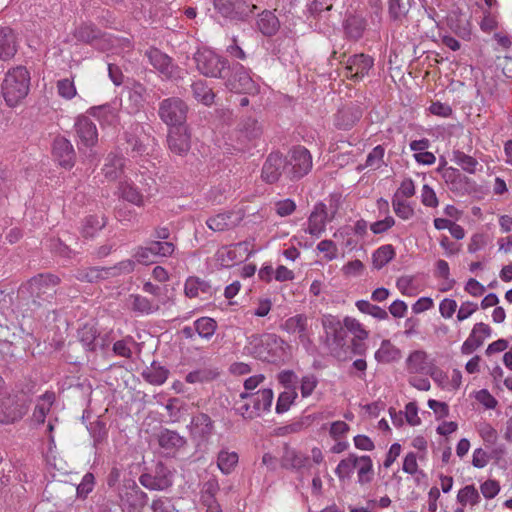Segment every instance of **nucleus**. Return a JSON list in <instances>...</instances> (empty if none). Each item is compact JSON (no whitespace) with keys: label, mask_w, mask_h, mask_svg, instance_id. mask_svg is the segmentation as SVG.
<instances>
[{"label":"nucleus","mask_w":512,"mask_h":512,"mask_svg":"<svg viewBox=\"0 0 512 512\" xmlns=\"http://www.w3.org/2000/svg\"><path fill=\"white\" fill-rule=\"evenodd\" d=\"M287 175V161L279 152H271L262 167L261 178L269 184L276 183L282 174Z\"/></svg>","instance_id":"obj_14"},{"label":"nucleus","mask_w":512,"mask_h":512,"mask_svg":"<svg viewBox=\"0 0 512 512\" xmlns=\"http://www.w3.org/2000/svg\"><path fill=\"white\" fill-rule=\"evenodd\" d=\"M58 93L65 99H72L76 95L74 82L70 79H61L57 82Z\"/></svg>","instance_id":"obj_63"},{"label":"nucleus","mask_w":512,"mask_h":512,"mask_svg":"<svg viewBox=\"0 0 512 512\" xmlns=\"http://www.w3.org/2000/svg\"><path fill=\"white\" fill-rule=\"evenodd\" d=\"M175 246L168 241H150L146 246H138L133 254L137 263L149 265L156 262L157 257H168L173 254Z\"/></svg>","instance_id":"obj_12"},{"label":"nucleus","mask_w":512,"mask_h":512,"mask_svg":"<svg viewBox=\"0 0 512 512\" xmlns=\"http://www.w3.org/2000/svg\"><path fill=\"white\" fill-rule=\"evenodd\" d=\"M337 210V205H335L334 212ZM334 214H332L331 218L328 219L327 207L323 202L317 203L313 211L311 212L308 218V229L307 231L312 236L319 237L324 231L326 227V222L328 220H332Z\"/></svg>","instance_id":"obj_21"},{"label":"nucleus","mask_w":512,"mask_h":512,"mask_svg":"<svg viewBox=\"0 0 512 512\" xmlns=\"http://www.w3.org/2000/svg\"><path fill=\"white\" fill-rule=\"evenodd\" d=\"M79 142L86 148L94 147L98 142V130L95 123L87 115H80L74 124Z\"/></svg>","instance_id":"obj_19"},{"label":"nucleus","mask_w":512,"mask_h":512,"mask_svg":"<svg viewBox=\"0 0 512 512\" xmlns=\"http://www.w3.org/2000/svg\"><path fill=\"white\" fill-rule=\"evenodd\" d=\"M184 292L187 297L194 298L199 296L200 293L211 295L213 289L207 281L197 277H189L186 280Z\"/></svg>","instance_id":"obj_36"},{"label":"nucleus","mask_w":512,"mask_h":512,"mask_svg":"<svg viewBox=\"0 0 512 512\" xmlns=\"http://www.w3.org/2000/svg\"><path fill=\"white\" fill-rule=\"evenodd\" d=\"M131 492L127 493V499L129 501V507L133 510L141 511L148 503V495L146 492L141 490L136 482H132L130 486Z\"/></svg>","instance_id":"obj_41"},{"label":"nucleus","mask_w":512,"mask_h":512,"mask_svg":"<svg viewBox=\"0 0 512 512\" xmlns=\"http://www.w3.org/2000/svg\"><path fill=\"white\" fill-rule=\"evenodd\" d=\"M79 341L87 351L97 349V330L93 326L84 325L78 330Z\"/></svg>","instance_id":"obj_45"},{"label":"nucleus","mask_w":512,"mask_h":512,"mask_svg":"<svg viewBox=\"0 0 512 512\" xmlns=\"http://www.w3.org/2000/svg\"><path fill=\"white\" fill-rule=\"evenodd\" d=\"M277 379L279 383L287 390H296L298 377L294 371L283 370L278 374Z\"/></svg>","instance_id":"obj_62"},{"label":"nucleus","mask_w":512,"mask_h":512,"mask_svg":"<svg viewBox=\"0 0 512 512\" xmlns=\"http://www.w3.org/2000/svg\"><path fill=\"white\" fill-rule=\"evenodd\" d=\"M126 159L119 154L109 153L103 167V173L108 180H116L120 178L124 172Z\"/></svg>","instance_id":"obj_30"},{"label":"nucleus","mask_w":512,"mask_h":512,"mask_svg":"<svg viewBox=\"0 0 512 512\" xmlns=\"http://www.w3.org/2000/svg\"><path fill=\"white\" fill-rule=\"evenodd\" d=\"M19 41L15 31L8 27H0V60H11L18 51Z\"/></svg>","instance_id":"obj_22"},{"label":"nucleus","mask_w":512,"mask_h":512,"mask_svg":"<svg viewBox=\"0 0 512 512\" xmlns=\"http://www.w3.org/2000/svg\"><path fill=\"white\" fill-rule=\"evenodd\" d=\"M33 383L27 384V392L24 396L8 395L0 401V422L12 424L20 421L28 412L32 395L35 393Z\"/></svg>","instance_id":"obj_5"},{"label":"nucleus","mask_w":512,"mask_h":512,"mask_svg":"<svg viewBox=\"0 0 512 512\" xmlns=\"http://www.w3.org/2000/svg\"><path fill=\"white\" fill-rule=\"evenodd\" d=\"M73 36L78 42L100 48L99 42L105 35L95 24L82 23L75 28ZM101 49H103V47H101Z\"/></svg>","instance_id":"obj_24"},{"label":"nucleus","mask_w":512,"mask_h":512,"mask_svg":"<svg viewBox=\"0 0 512 512\" xmlns=\"http://www.w3.org/2000/svg\"><path fill=\"white\" fill-rule=\"evenodd\" d=\"M95 485V477L92 473H86L81 483L77 486V496L81 499L87 498L88 494L92 492Z\"/></svg>","instance_id":"obj_61"},{"label":"nucleus","mask_w":512,"mask_h":512,"mask_svg":"<svg viewBox=\"0 0 512 512\" xmlns=\"http://www.w3.org/2000/svg\"><path fill=\"white\" fill-rule=\"evenodd\" d=\"M52 155L55 161L65 169H71L76 162V151L70 140L64 136H57L53 140Z\"/></svg>","instance_id":"obj_16"},{"label":"nucleus","mask_w":512,"mask_h":512,"mask_svg":"<svg viewBox=\"0 0 512 512\" xmlns=\"http://www.w3.org/2000/svg\"><path fill=\"white\" fill-rule=\"evenodd\" d=\"M367 27V21L360 15H348L343 21V30L345 37L349 40H359Z\"/></svg>","instance_id":"obj_28"},{"label":"nucleus","mask_w":512,"mask_h":512,"mask_svg":"<svg viewBox=\"0 0 512 512\" xmlns=\"http://www.w3.org/2000/svg\"><path fill=\"white\" fill-rule=\"evenodd\" d=\"M157 440L159 446L169 452H176L187 445V439L184 436L168 428H162L159 431Z\"/></svg>","instance_id":"obj_25"},{"label":"nucleus","mask_w":512,"mask_h":512,"mask_svg":"<svg viewBox=\"0 0 512 512\" xmlns=\"http://www.w3.org/2000/svg\"><path fill=\"white\" fill-rule=\"evenodd\" d=\"M392 206L395 214L404 220L410 219L414 214L413 208L405 201L400 200L398 193H396L393 197Z\"/></svg>","instance_id":"obj_58"},{"label":"nucleus","mask_w":512,"mask_h":512,"mask_svg":"<svg viewBox=\"0 0 512 512\" xmlns=\"http://www.w3.org/2000/svg\"><path fill=\"white\" fill-rule=\"evenodd\" d=\"M87 113L95 117L102 126L116 127L120 123L119 112L111 104L91 107Z\"/></svg>","instance_id":"obj_26"},{"label":"nucleus","mask_w":512,"mask_h":512,"mask_svg":"<svg viewBox=\"0 0 512 512\" xmlns=\"http://www.w3.org/2000/svg\"><path fill=\"white\" fill-rule=\"evenodd\" d=\"M427 353L422 350L412 352L407 360V370L409 373H428L432 369L427 361Z\"/></svg>","instance_id":"obj_32"},{"label":"nucleus","mask_w":512,"mask_h":512,"mask_svg":"<svg viewBox=\"0 0 512 512\" xmlns=\"http://www.w3.org/2000/svg\"><path fill=\"white\" fill-rule=\"evenodd\" d=\"M358 463L360 467L358 469V482L360 484H367L372 481L373 475V463L368 455L358 457Z\"/></svg>","instance_id":"obj_48"},{"label":"nucleus","mask_w":512,"mask_h":512,"mask_svg":"<svg viewBox=\"0 0 512 512\" xmlns=\"http://www.w3.org/2000/svg\"><path fill=\"white\" fill-rule=\"evenodd\" d=\"M483 337L476 334V331H471L469 337L464 341L461 347L462 354L469 355L473 353L477 348L482 346Z\"/></svg>","instance_id":"obj_60"},{"label":"nucleus","mask_w":512,"mask_h":512,"mask_svg":"<svg viewBox=\"0 0 512 512\" xmlns=\"http://www.w3.org/2000/svg\"><path fill=\"white\" fill-rule=\"evenodd\" d=\"M453 160L464 171L470 174H474L477 170V166L479 165L478 161L474 157L467 155L459 150L453 152Z\"/></svg>","instance_id":"obj_49"},{"label":"nucleus","mask_w":512,"mask_h":512,"mask_svg":"<svg viewBox=\"0 0 512 512\" xmlns=\"http://www.w3.org/2000/svg\"><path fill=\"white\" fill-rule=\"evenodd\" d=\"M219 490V484L216 479H210L203 485L201 499L202 502L211 508L212 504L216 501L215 495Z\"/></svg>","instance_id":"obj_56"},{"label":"nucleus","mask_w":512,"mask_h":512,"mask_svg":"<svg viewBox=\"0 0 512 512\" xmlns=\"http://www.w3.org/2000/svg\"><path fill=\"white\" fill-rule=\"evenodd\" d=\"M76 278L82 282H97L100 279H105L107 276L104 273L103 268L90 267L86 269L79 270L77 272Z\"/></svg>","instance_id":"obj_55"},{"label":"nucleus","mask_w":512,"mask_h":512,"mask_svg":"<svg viewBox=\"0 0 512 512\" xmlns=\"http://www.w3.org/2000/svg\"><path fill=\"white\" fill-rule=\"evenodd\" d=\"M356 307L362 313L369 314L378 320H385L388 318V313L386 310L377 305L371 304L367 300H358L356 302Z\"/></svg>","instance_id":"obj_54"},{"label":"nucleus","mask_w":512,"mask_h":512,"mask_svg":"<svg viewBox=\"0 0 512 512\" xmlns=\"http://www.w3.org/2000/svg\"><path fill=\"white\" fill-rule=\"evenodd\" d=\"M146 92V88L140 84L135 83L132 89L129 91V102L131 103V112L136 113L140 110V108L144 104V94Z\"/></svg>","instance_id":"obj_51"},{"label":"nucleus","mask_w":512,"mask_h":512,"mask_svg":"<svg viewBox=\"0 0 512 512\" xmlns=\"http://www.w3.org/2000/svg\"><path fill=\"white\" fill-rule=\"evenodd\" d=\"M193 97L205 106H211L214 103L215 93L206 81L197 80L191 84Z\"/></svg>","instance_id":"obj_33"},{"label":"nucleus","mask_w":512,"mask_h":512,"mask_svg":"<svg viewBox=\"0 0 512 512\" xmlns=\"http://www.w3.org/2000/svg\"><path fill=\"white\" fill-rule=\"evenodd\" d=\"M309 461L308 456L290 448L287 444L284 445L280 460L282 468L299 472L304 468L310 467Z\"/></svg>","instance_id":"obj_23"},{"label":"nucleus","mask_w":512,"mask_h":512,"mask_svg":"<svg viewBox=\"0 0 512 512\" xmlns=\"http://www.w3.org/2000/svg\"><path fill=\"white\" fill-rule=\"evenodd\" d=\"M322 325L326 333V342L332 338L333 344L337 347L346 345L347 330L341 321L333 315H325L322 318Z\"/></svg>","instance_id":"obj_20"},{"label":"nucleus","mask_w":512,"mask_h":512,"mask_svg":"<svg viewBox=\"0 0 512 512\" xmlns=\"http://www.w3.org/2000/svg\"><path fill=\"white\" fill-rule=\"evenodd\" d=\"M135 259L123 260L112 267H104V273L107 277H116L122 274H130L135 269Z\"/></svg>","instance_id":"obj_50"},{"label":"nucleus","mask_w":512,"mask_h":512,"mask_svg":"<svg viewBox=\"0 0 512 512\" xmlns=\"http://www.w3.org/2000/svg\"><path fill=\"white\" fill-rule=\"evenodd\" d=\"M282 329L290 334L299 333V338L303 342L306 338L307 317L304 314H298L285 320Z\"/></svg>","instance_id":"obj_34"},{"label":"nucleus","mask_w":512,"mask_h":512,"mask_svg":"<svg viewBox=\"0 0 512 512\" xmlns=\"http://www.w3.org/2000/svg\"><path fill=\"white\" fill-rule=\"evenodd\" d=\"M169 371L161 366L156 361H153L150 367H146L143 372V378L153 385H161L163 384L168 377Z\"/></svg>","instance_id":"obj_37"},{"label":"nucleus","mask_w":512,"mask_h":512,"mask_svg":"<svg viewBox=\"0 0 512 512\" xmlns=\"http://www.w3.org/2000/svg\"><path fill=\"white\" fill-rule=\"evenodd\" d=\"M374 66V59L365 53H358L350 56L345 65L347 77L353 81L362 80L369 75Z\"/></svg>","instance_id":"obj_15"},{"label":"nucleus","mask_w":512,"mask_h":512,"mask_svg":"<svg viewBox=\"0 0 512 512\" xmlns=\"http://www.w3.org/2000/svg\"><path fill=\"white\" fill-rule=\"evenodd\" d=\"M194 61L199 73L206 77L225 79L230 70L228 60L211 50H198Z\"/></svg>","instance_id":"obj_6"},{"label":"nucleus","mask_w":512,"mask_h":512,"mask_svg":"<svg viewBox=\"0 0 512 512\" xmlns=\"http://www.w3.org/2000/svg\"><path fill=\"white\" fill-rule=\"evenodd\" d=\"M59 276L52 273H40L18 289V303L22 311L19 326L22 333L32 336L39 322L56 320L57 312L51 308L60 284Z\"/></svg>","instance_id":"obj_1"},{"label":"nucleus","mask_w":512,"mask_h":512,"mask_svg":"<svg viewBox=\"0 0 512 512\" xmlns=\"http://www.w3.org/2000/svg\"><path fill=\"white\" fill-rule=\"evenodd\" d=\"M125 139L128 145L127 151H129L132 157H142L149 155L148 144H145L144 141L137 135L126 133Z\"/></svg>","instance_id":"obj_42"},{"label":"nucleus","mask_w":512,"mask_h":512,"mask_svg":"<svg viewBox=\"0 0 512 512\" xmlns=\"http://www.w3.org/2000/svg\"><path fill=\"white\" fill-rule=\"evenodd\" d=\"M229 73L226 79V86L233 92L253 94L257 92V85L251 78L249 70L242 64H229Z\"/></svg>","instance_id":"obj_11"},{"label":"nucleus","mask_w":512,"mask_h":512,"mask_svg":"<svg viewBox=\"0 0 512 512\" xmlns=\"http://www.w3.org/2000/svg\"><path fill=\"white\" fill-rule=\"evenodd\" d=\"M237 132L238 140L241 142H250L260 138L263 133V129L257 119L246 117L239 122Z\"/></svg>","instance_id":"obj_27"},{"label":"nucleus","mask_w":512,"mask_h":512,"mask_svg":"<svg viewBox=\"0 0 512 512\" xmlns=\"http://www.w3.org/2000/svg\"><path fill=\"white\" fill-rule=\"evenodd\" d=\"M297 398L296 390H286L280 393L277 403H276V413L282 414L289 410L290 406L293 404L295 399Z\"/></svg>","instance_id":"obj_57"},{"label":"nucleus","mask_w":512,"mask_h":512,"mask_svg":"<svg viewBox=\"0 0 512 512\" xmlns=\"http://www.w3.org/2000/svg\"><path fill=\"white\" fill-rule=\"evenodd\" d=\"M130 301L131 309L134 312L141 314H153L160 309L158 303H154L153 301H150L148 298L139 294L130 295Z\"/></svg>","instance_id":"obj_40"},{"label":"nucleus","mask_w":512,"mask_h":512,"mask_svg":"<svg viewBox=\"0 0 512 512\" xmlns=\"http://www.w3.org/2000/svg\"><path fill=\"white\" fill-rule=\"evenodd\" d=\"M362 117V111L359 106H349L340 109L336 115V125L340 129H350Z\"/></svg>","instance_id":"obj_31"},{"label":"nucleus","mask_w":512,"mask_h":512,"mask_svg":"<svg viewBox=\"0 0 512 512\" xmlns=\"http://www.w3.org/2000/svg\"><path fill=\"white\" fill-rule=\"evenodd\" d=\"M234 403V410L244 419H254L261 411H269L273 400L271 389H262L255 393L243 392Z\"/></svg>","instance_id":"obj_3"},{"label":"nucleus","mask_w":512,"mask_h":512,"mask_svg":"<svg viewBox=\"0 0 512 512\" xmlns=\"http://www.w3.org/2000/svg\"><path fill=\"white\" fill-rule=\"evenodd\" d=\"M194 326L200 337L210 339L216 331L217 323L210 317H201L194 322Z\"/></svg>","instance_id":"obj_46"},{"label":"nucleus","mask_w":512,"mask_h":512,"mask_svg":"<svg viewBox=\"0 0 512 512\" xmlns=\"http://www.w3.org/2000/svg\"><path fill=\"white\" fill-rule=\"evenodd\" d=\"M251 353L261 361L276 364L283 359L284 341L275 334L252 335Z\"/></svg>","instance_id":"obj_4"},{"label":"nucleus","mask_w":512,"mask_h":512,"mask_svg":"<svg viewBox=\"0 0 512 512\" xmlns=\"http://www.w3.org/2000/svg\"><path fill=\"white\" fill-rule=\"evenodd\" d=\"M30 72L19 65L9 69L1 83V95L9 107H16L28 95L30 90Z\"/></svg>","instance_id":"obj_2"},{"label":"nucleus","mask_w":512,"mask_h":512,"mask_svg":"<svg viewBox=\"0 0 512 512\" xmlns=\"http://www.w3.org/2000/svg\"><path fill=\"white\" fill-rule=\"evenodd\" d=\"M214 9L231 22H246L258 8L246 0H212Z\"/></svg>","instance_id":"obj_8"},{"label":"nucleus","mask_w":512,"mask_h":512,"mask_svg":"<svg viewBox=\"0 0 512 512\" xmlns=\"http://www.w3.org/2000/svg\"><path fill=\"white\" fill-rule=\"evenodd\" d=\"M190 435L194 441L200 443L208 442L214 432V421L206 413H198L191 419L189 425Z\"/></svg>","instance_id":"obj_18"},{"label":"nucleus","mask_w":512,"mask_h":512,"mask_svg":"<svg viewBox=\"0 0 512 512\" xmlns=\"http://www.w3.org/2000/svg\"><path fill=\"white\" fill-rule=\"evenodd\" d=\"M167 145L169 150L176 155L184 156L188 153L191 141L187 124L169 128Z\"/></svg>","instance_id":"obj_17"},{"label":"nucleus","mask_w":512,"mask_h":512,"mask_svg":"<svg viewBox=\"0 0 512 512\" xmlns=\"http://www.w3.org/2000/svg\"><path fill=\"white\" fill-rule=\"evenodd\" d=\"M358 465V456L350 454L347 458L342 459L335 469V473L340 480L350 478L354 468Z\"/></svg>","instance_id":"obj_47"},{"label":"nucleus","mask_w":512,"mask_h":512,"mask_svg":"<svg viewBox=\"0 0 512 512\" xmlns=\"http://www.w3.org/2000/svg\"><path fill=\"white\" fill-rule=\"evenodd\" d=\"M287 161V177L298 180L307 175L312 169V156L303 146L293 147L285 157Z\"/></svg>","instance_id":"obj_10"},{"label":"nucleus","mask_w":512,"mask_h":512,"mask_svg":"<svg viewBox=\"0 0 512 512\" xmlns=\"http://www.w3.org/2000/svg\"><path fill=\"white\" fill-rule=\"evenodd\" d=\"M107 224L104 216L89 215L85 217L82 223L81 234L85 238H91L102 230Z\"/></svg>","instance_id":"obj_39"},{"label":"nucleus","mask_w":512,"mask_h":512,"mask_svg":"<svg viewBox=\"0 0 512 512\" xmlns=\"http://www.w3.org/2000/svg\"><path fill=\"white\" fill-rule=\"evenodd\" d=\"M188 104L180 97L163 99L158 105V117L169 128L187 124Z\"/></svg>","instance_id":"obj_7"},{"label":"nucleus","mask_w":512,"mask_h":512,"mask_svg":"<svg viewBox=\"0 0 512 512\" xmlns=\"http://www.w3.org/2000/svg\"><path fill=\"white\" fill-rule=\"evenodd\" d=\"M344 326L347 331L354 334L358 340H365L368 338V332L362 327L361 323L351 317H345Z\"/></svg>","instance_id":"obj_59"},{"label":"nucleus","mask_w":512,"mask_h":512,"mask_svg":"<svg viewBox=\"0 0 512 512\" xmlns=\"http://www.w3.org/2000/svg\"><path fill=\"white\" fill-rule=\"evenodd\" d=\"M256 27L263 36L272 37L279 31L280 21L272 11L264 10L257 16Z\"/></svg>","instance_id":"obj_29"},{"label":"nucleus","mask_w":512,"mask_h":512,"mask_svg":"<svg viewBox=\"0 0 512 512\" xmlns=\"http://www.w3.org/2000/svg\"><path fill=\"white\" fill-rule=\"evenodd\" d=\"M457 501L462 506H465L468 503L474 506L479 503L480 495L474 485H467L459 490L457 494Z\"/></svg>","instance_id":"obj_53"},{"label":"nucleus","mask_w":512,"mask_h":512,"mask_svg":"<svg viewBox=\"0 0 512 512\" xmlns=\"http://www.w3.org/2000/svg\"><path fill=\"white\" fill-rule=\"evenodd\" d=\"M395 256V250L391 244L379 247L372 255L373 266L376 269L383 268Z\"/></svg>","instance_id":"obj_44"},{"label":"nucleus","mask_w":512,"mask_h":512,"mask_svg":"<svg viewBox=\"0 0 512 512\" xmlns=\"http://www.w3.org/2000/svg\"><path fill=\"white\" fill-rule=\"evenodd\" d=\"M145 56L150 64L166 79H176L179 77V67L174 64L173 59L162 52L160 49L150 47Z\"/></svg>","instance_id":"obj_13"},{"label":"nucleus","mask_w":512,"mask_h":512,"mask_svg":"<svg viewBox=\"0 0 512 512\" xmlns=\"http://www.w3.org/2000/svg\"><path fill=\"white\" fill-rule=\"evenodd\" d=\"M238 462V454L236 452L221 451L218 454L217 464L224 474H229Z\"/></svg>","instance_id":"obj_52"},{"label":"nucleus","mask_w":512,"mask_h":512,"mask_svg":"<svg viewBox=\"0 0 512 512\" xmlns=\"http://www.w3.org/2000/svg\"><path fill=\"white\" fill-rule=\"evenodd\" d=\"M401 358V351L390 340H383L380 348L375 352V359L379 363H391Z\"/></svg>","instance_id":"obj_38"},{"label":"nucleus","mask_w":512,"mask_h":512,"mask_svg":"<svg viewBox=\"0 0 512 512\" xmlns=\"http://www.w3.org/2000/svg\"><path fill=\"white\" fill-rule=\"evenodd\" d=\"M118 190H119L120 196L124 200H126L134 205H137V206L143 205L144 196H143L142 192L134 185L133 182L128 181V180L121 181L119 183Z\"/></svg>","instance_id":"obj_35"},{"label":"nucleus","mask_w":512,"mask_h":512,"mask_svg":"<svg viewBox=\"0 0 512 512\" xmlns=\"http://www.w3.org/2000/svg\"><path fill=\"white\" fill-rule=\"evenodd\" d=\"M139 483L151 491H164L173 485V473L162 461H158L153 469H146L139 476Z\"/></svg>","instance_id":"obj_9"},{"label":"nucleus","mask_w":512,"mask_h":512,"mask_svg":"<svg viewBox=\"0 0 512 512\" xmlns=\"http://www.w3.org/2000/svg\"><path fill=\"white\" fill-rule=\"evenodd\" d=\"M218 375L219 372L216 369L204 367L189 372L185 377V381L190 384L204 383L214 380Z\"/></svg>","instance_id":"obj_43"},{"label":"nucleus","mask_w":512,"mask_h":512,"mask_svg":"<svg viewBox=\"0 0 512 512\" xmlns=\"http://www.w3.org/2000/svg\"><path fill=\"white\" fill-rule=\"evenodd\" d=\"M385 149L382 145H377L372 149V151L367 155L365 167H373L379 168L381 163L383 162Z\"/></svg>","instance_id":"obj_64"}]
</instances>
